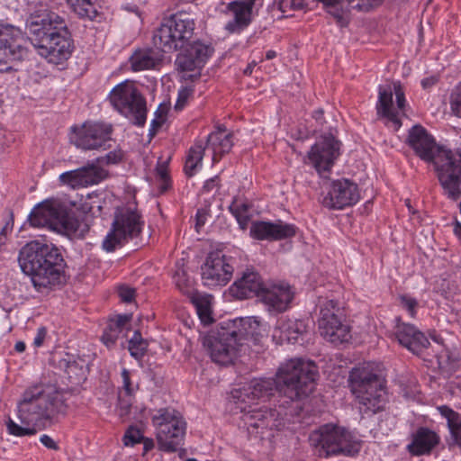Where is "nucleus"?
Listing matches in <instances>:
<instances>
[{"instance_id":"obj_1","label":"nucleus","mask_w":461,"mask_h":461,"mask_svg":"<svg viewBox=\"0 0 461 461\" xmlns=\"http://www.w3.org/2000/svg\"><path fill=\"white\" fill-rule=\"evenodd\" d=\"M317 377L312 361L293 358L279 366L275 378H254L237 392L236 397L242 402L254 401L277 392L291 401H299L313 392Z\"/></svg>"},{"instance_id":"obj_2","label":"nucleus","mask_w":461,"mask_h":461,"mask_svg":"<svg viewBox=\"0 0 461 461\" xmlns=\"http://www.w3.org/2000/svg\"><path fill=\"white\" fill-rule=\"evenodd\" d=\"M69 393L56 384H36L26 389L18 405L20 426L11 418L6 421L7 431L16 437L32 436L37 433V427H45L59 415H65Z\"/></svg>"},{"instance_id":"obj_3","label":"nucleus","mask_w":461,"mask_h":461,"mask_svg":"<svg viewBox=\"0 0 461 461\" xmlns=\"http://www.w3.org/2000/svg\"><path fill=\"white\" fill-rule=\"evenodd\" d=\"M25 30L38 53L50 63L62 64L75 50L72 33L65 18L46 5H36L28 14Z\"/></svg>"},{"instance_id":"obj_4","label":"nucleus","mask_w":461,"mask_h":461,"mask_svg":"<svg viewBox=\"0 0 461 461\" xmlns=\"http://www.w3.org/2000/svg\"><path fill=\"white\" fill-rule=\"evenodd\" d=\"M406 142L420 159L434 165L444 194L453 201L458 200L461 197V149L453 152L438 146L433 136L420 124L409 130Z\"/></svg>"},{"instance_id":"obj_5","label":"nucleus","mask_w":461,"mask_h":461,"mask_svg":"<svg viewBox=\"0 0 461 461\" xmlns=\"http://www.w3.org/2000/svg\"><path fill=\"white\" fill-rule=\"evenodd\" d=\"M18 261L38 291L66 283L67 263L60 249L52 243L37 240L26 243L20 249Z\"/></svg>"},{"instance_id":"obj_6","label":"nucleus","mask_w":461,"mask_h":461,"mask_svg":"<svg viewBox=\"0 0 461 461\" xmlns=\"http://www.w3.org/2000/svg\"><path fill=\"white\" fill-rule=\"evenodd\" d=\"M253 324L258 326V322L250 318L232 320L221 322L220 327L209 332L203 338V345L212 360L222 366L231 363L239 348L254 337Z\"/></svg>"},{"instance_id":"obj_7","label":"nucleus","mask_w":461,"mask_h":461,"mask_svg":"<svg viewBox=\"0 0 461 461\" xmlns=\"http://www.w3.org/2000/svg\"><path fill=\"white\" fill-rule=\"evenodd\" d=\"M348 381L361 413L375 414L384 409L387 402L384 381L370 363L354 367L350 371Z\"/></svg>"},{"instance_id":"obj_8","label":"nucleus","mask_w":461,"mask_h":461,"mask_svg":"<svg viewBox=\"0 0 461 461\" xmlns=\"http://www.w3.org/2000/svg\"><path fill=\"white\" fill-rule=\"evenodd\" d=\"M28 222L34 228H48L69 239L83 236L79 230L81 222L72 209L59 199H47L33 207Z\"/></svg>"},{"instance_id":"obj_9","label":"nucleus","mask_w":461,"mask_h":461,"mask_svg":"<svg viewBox=\"0 0 461 461\" xmlns=\"http://www.w3.org/2000/svg\"><path fill=\"white\" fill-rule=\"evenodd\" d=\"M195 22L189 13L177 12L163 18L154 32V45L162 52L170 53L183 50L194 34Z\"/></svg>"},{"instance_id":"obj_10","label":"nucleus","mask_w":461,"mask_h":461,"mask_svg":"<svg viewBox=\"0 0 461 461\" xmlns=\"http://www.w3.org/2000/svg\"><path fill=\"white\" fill-rule=\"evenodd\" d=\"M309 442L320 457L338 455L354 456L360 450L352 434L344 427L333 423L321 425L312 430Z\"/></svg>"},{"instance_id":"obj_11","label":"nucleus","mask_w":461,"mask_h":461,"mask_svg":"<svg viewBox=\"0 0 461 461\" xmlns=\"http://www.w3.org/2000/svg\"><path fill=\"white\" fill-rule=\"evenodd\" d=\"M151 423L156 430L158 449L175 453L182 449L186 432V421L181 412L173 407L154 411Z\"/></svg>"},{"instance_id":"obj_12","label":"nucleus","mask_w":461,"mask_h":461,"mask_svg":"<svg viewBox=\"0 0 461 461\" xmlns=\"http://www.w3.org/2000/svg\"><path fill=\"white\" fill-rule=\"evenodd\" d=\"M141 215L130 207H117L112 227L104 237L102 248L106 252H113L129 240L137 238L142 231Z\"/></svg>"},{"instance_id":"obj_13","label":"nucleus","mask_w":461,"mask_h":461,"mask_svg":"<svg viewBox=\"0 0 461 461\" xmlns=\"http://www.w3.org/2000/svg\"><path fill=\"white\" fill-rule=\"evenodd\" d=\"M320 316L318 330L321 337L335 345L347 342L350 339V328L346 323L343 310L338 301L320 297L318 301Z\"/></svg>"},{"instance_id":"obj_14","label":"nucleus","mask_w":461,"mask_h":461,"mask_svg":"<svg viewBox=\"0 0 461 461\" xmlns=\"http://www.w3.org/2000/svg\"><path fill=\"white\" fill-rule=\"evenodd\" d=\"M109 101L134 125L144 126L147 120L146 100L132 84L125 81L115 86L109 95Z\"/></svg>"},{"instance_id":"obj_15","label":"nucleus","mask_w":461,"mask_h":461,"mask_svg":"<svg viewBox=\"0 0 461 461\" xmlns=\"http://www.w3.org/2000/svg\"><path fill=\"white\" fill-rule=\"evenodd\" d=\"M242 421L249 435L260 439L274 437L276 431L285 426L284 410L267 406L248 411L243 414Z\"/></svg>"},{"instance_id":"obj_16","label":"nucleus","mask_w":461,"mask_h":461,"mask_svg":"<svg viewBox=\"0 0 461 461\" xmlns=\"http://www.w3.org/2000/svg\"><path fill=\"white\" fill-rule=\"evenodd\" d=\"M27 41L23 32L12 26L0 24V72L13 70L10 61H22L28 56Z\"/></svg>"},{"instance_id":"obj_17","label":"nucleus","mask_w":461,"mask_h":461,"mask_svg":"<svg viewBox=\"0 0 461 461\" xmlns=\"http://www.w3.org/2000/svg\"><path fill=\"white\" fill-rule=\"evenodd\" d=\"M113 126L101 122H86L81 126L71 127L70 142L84 150L106 149L112 140Z\"/></svg>"},{"instance_id":"obj_18","label":"nucleus","mask_w":461,"mask_h":461,"mask_svg":"<svg viewBox=\"0 0 461 461\" xmlns=\"http://www.w3.org/2000/svg\"><path fill=\"white\" fill-rule=\"evenodd\" d=\"M405 95L400 82H394L393 85L379 86L378 100L375 106L379 117L387 119L398 130L402 122L397 110L405 114Z\"/></svg>"},{"instance_id":"obj_19","label":"nucleus","mask_w":461,"mask_h":461,"mask_svg":"<svg viewBox=\"0 0 461 461\" xmlns=\"http://www.w3.org/2000/svg\"><path fill=\"white\" fill-rule=\"evenodd\" d=\"M184 49L176 56L175 65L178 70L183 72L196 71L185 77V79L194 81L200 77V71L212 55L214 49L211 44H206L201 41H194L193 42L190 41Z\"/></svg>"},{"instance_id":"obj_20","label":"nucleus","mask_w":461,"mask_h":461,"mask_svg":"<svg viewBox=\"0 0 461 461\" xmlns=\"http://www.w3.org/2000/svg\"><path fill=\"white\" fill-rule=\"evenodd\" d=\"M233 261L231 257H226L221 250L210 252L201 267L204 285H225L232 276Z\"/></svg>"},{"instance_id":"obj_21","label":"nucleus","mask_w":461,"mask_h":461,"mask_svg":"<svg viewBox=\"0 0 461 461\" xmlns=\"http://www.w3.org/2000/svg\"><path fill=\"white\" fill-rule=\"evenodd\" d=\"M340 142L331 134H325L312 146L308 158L319 174L329 173L339 156Z\"/></svg>"},{"instance_id":"obj_22","label":"nucleus","mask_w":461,"mask_h":461,"mask_svg":"<svg viewBox=\"0 0 461 461\" xmlns=\"http://www.w3.org/2000/svg\"><path fill=\"white\" fill-rule=\"evenodd\" d=\"M360 199L358 186L356 183L346 179L332 181L322 204L330 210H341L356 204Z\"/></svg>"},{"instance_id":"obj_23","label":"nucleus","mask_w":461,"mask_h":461,"mask_svg":"<svg viewBox=\"0 0 461 461\" xmlns=\"http://www.w3.org/2000/svg\"><path fill=\"white\" fill-rule=\"evenodd\" d=\"M295 225L282 221H255L250 226V236L258 240L276 241L293 238L296 234Z\"/></svg>"},{"instance_id":"obj_24","label":"nucleus","mask_w":461,"mask_h":461,"mask_svg":"<svg viewBox=\"0 0 461 461\" xmlns=\"http://www.w3.org/2000/svg\"><path fill=\"white\" fill-rule=\"evenodd\" d=\"M108 176V172L95 163L67 171L59 176V180L73 188L97 185Z\"/></svg>"},{"instance_id":"obj_25","label":"nucleus","mask_w":461,"mask_h":461,"mask_svg":"<svg viewBox=\"0 0 461 461\" xmlns=\"http://www.w3.org/2000/svg\"><path fill=\"white\" fill-rule=\"evenodd\" d=\"M395 336L399 343L415 355H420L429 346V341L423 332L414 325L395 318Z\"/></svg>"},{"instance_id":"obj_26","label":"nucleus","mask_w":461,"mask_h":461,"mask_svg":"<svg viewBox=\"0 0 461 461\" xmlns=\"http://www.w3.org/2000/svg\"><path fill=\"white\" fill-rule=\"evenodd\" d=\"M265 285L260 275L252 268H247L241 276L229 288L230 294L240 300L255 296L260 297Z\"/></svg>"},{"instance_id":"obj_27","label":"nucleus","mask_w":461,"mask_h":461,"mask_svg":"<svg viewBox=\"0 0 461 461\" xmlns=\"http://www.w3.org/2000/svg\"><path fill=\"white\" fill-rule=\"evenodd\" d=\"M255 3L230 1L222 13L231 17L224 29L229 33H240L252 22V11Z\"/></svg>"},{"instance_id":"obj_28","label":"nucleus","mask_w":461,"mask_h":461,"mask_svg":"<svg viewBox=\"0 0 461 461\" xmlns=\"http://www.w3.org/2000/svg\"><path fill=\"white\" fill-rule=\"evenodd\" d=\"M294 293L286 283L273 285L270 288H264L261 294L262 302L269 311L285 312L294 299Z\"/></svg>"},{"instance_id":"obj_29","label":"nucleus","mask_w":461,"mask_h":461,"mask_svg":"<svg viewBox=\"0 0 461 461\" xmlns=\"http://www.w3.org/2000/svg\"><path fill=\"white\" fill-rule=\"evenodd\" d=\"M439 436L426 427H420L411 434V440L406 449L411 456H423L431 453L439 443Z\"/></svg>"},{"instance_id":"obj_30","label":"nucleus","mask_w":461,"mask_h":461,"mask_svg":"<svg viewBox=\"0 0 461 461\" xmlns=\"http://www.w3.org/2000/svg\"><path fill=\"white\" fill-rule=\"evenodd\" d=\"M206 146L212 150V161L218 162L224 154L231 149L233 146L232 133H226L225 128L219 127L216 131L208 135Z\"/></svg>"},{"instance_id":"obj_31","label":"nucleus","mask_w":461,"mask_h":461,"mask_svg":"<svg viewBox=\"0 0 461 461\" xmlns=\"http://www.w3.org/2000/svg\"><path fill=\"white\" fill-rule=\"evenodd\" d=\"M131 319V314H122L118 315L115 319L109 321L101 338L106 347H113L120 336H127V332L129 330L127 325Z\"/></svg>"},{"instance_id":"obj_32","label":"nucleus","mask_w":461,"mask_h":461,"mask_svg":"<svg viewBox=\"0 0 461 461\" xmlns=\"http://www.w3.org/2000/svg\"><path fill=\"white\" fill-rule=\"evenodd\" d=\"M162 54L153 49L136 50L130 58L133 71L154 68L162 60Z\"/></svg>"},{"instance_id":"obj_33","label":"nucleus","mask_w":461,"mask_h":461,"mask_svg":"<svg viewBox=\"0 0 461 461\" xmlns=\"http://www.w3.org/2000/svg\"><path fill=\"white\" fill-rule=\"evenodd\" d=\"M71 11L80 19L100 22L104 14L100 12L97 0H66Z\"/></svg>"},{"instance_id":"obj_34","label":"nucleus","mask_w":461,"mask_h":461,"mask_svg":"<svg viewBox=\"0 0 461 461\" xmlns=\"http://www.w3.org/2000/svg\"><path fill=\"white\" fill-rule=\"evenodd\" d=\"M53 361L59 369L63 370L68 375L70 383L78 384L81 381L85 380L86 372L84 366L75 360L72 355L66 353L65 357L59 359H57V357H54Z\"/></svg>"},{"instance_id":"obj_35","label":"nucleus","mask_w":461,"mask_h":461,"mask_svg":"<svg viewBox=\"0 0 461 461\" xmlns=\"http://www.w3.org/2000/svg\"><path fill=\"white\" fill-rule=\"evenodd\" d=\"M306 324L303 320L281 319L276 330L280 332V339L290 343L297 342L300 336L306 331Z\"/></svg>"},{"instance_id":"obj_36","label":"nucleus","mask_w":461,"mask_h":461,"mask_svg":"<svg viewBox=\"0 0 461 461\" xmlns=\"http://www.w3.org/2000/svg\"><path fill=\"white\" fill-rule=\"evenodd\" d=\"M438 411L447 420V428L454 441L461 446V415L447 405L438 406Z\"/></svg>"},{"instance_id":"obj_37","label":"nucleus","mask_w":461,"mask_h":461,"mask_svg":"<svg viewBox=\"0 0 461 461\" xmlns=\"http://www.w3.org/2000/svg\"><path fill=\"white\" fill-rule=\"evenodd\" d=\"M204 150L205 147L202 141H197L189 149L184 167L185 173L187 176H193L196 168L202 166Z\"/></svg>"},{"instance_id":"obj_38","label":"nucleus","mask_w":461,"mask_h":461,"mask_svg":"<svg viewBox=\"0 0 461 461\" xmlns=\"http://www.w3.org/2000/svg\"><path fill=\"white\" fill-rule=\"evenodd\" d=\"M197 315L203 325L211 324L213 321L212 316L211 303L206 296H194L192 298Z\"/></svg>"},{"instance_id":"obj_39","label":"nucleus","mask_w":461,"mask_h":461,"mask_svg":"<svg viewBox=\"0 0 461 461\" xmlns=\"http://www.w3.org/2000/svg\"><path fill=\"white\" fill-rule=\"evenodd\" d=\"M230 212L237 220L240 228L246 230L250 221L249 206L245 203H238L235 199L229 206Z\"/></svg>"},{"instance_id":"obj_40","label":"nucleus","mask_w":461,"mask_h":461,"mask_svg":"<svg viewBox=\"0 0 461 461\" xmlns=\"http://www.w3.org/2000/svg\"><path fill=\"white\" fill-rule=\"evenodd\" d=\"M321 3L325 10L333 16L338 25L346 27L348 24L343 9L340 7L341 0H316Z\"/></svg>"},{"instance_id":"obj_41","label":"nucleus","mask_w":461,"mask_h":461,"mask_svg":"<svg viewBox=\"0 0 461 461\" xmlns=\"http://www.w3.org/2000/svg\"><path fill=\"white\" fill-rule=\"evenodd\" d=\"M148 342L142 338L139 330H135L133 336L128 341L130 354L135 359H141L146 354Z\"/></svg>"},{"instance_id":"obj_42","label":"nucleus","mask_w":461,"mask_h":461,"mask_svg":"<svg viewBox=\"0 0 461 461\" xmlns=\"http://www.w3.org/2000/svg\"><path fill=\"white\" fill-rule=\"evenodd\" d=\"M352 8L362 12H369L381 5L384 0H347Z\"/></svg>"},{"instance_id":"obj_43","label":"nucleus","mask_w":461,"mask_h":461,"mask_svg":"<svg viewBox=\"0 0 461 461\" xmlns=\"http://www.w3.org/2000/svg\"><path fill=\"white\" fill-rule=\"evenodd\" d=\"M398 300L400 302L401 306L404 310L407 311L409 315L411 318H415L416 312H417V308H418V305H419L418 301L415 298H413V297H411V296H410L408 294H401V295H399Z\"/></svg>"},{"instance_id":"obj_44","label":"nucleus","mask_w":461,"mask_h":461,"mask_svg":"<svg viewBox=\"0 0 461 461\" xmlns=\"http://www.w3.org/2000/svg\"><path fill=\"white\" fill-rule=\"evenodd\" d=\"M194 94V87L193 86H184L181 87L178 91L177 99L175 104V110L176 111H181L185 108L186 105L189 98Z\"/></svg>"},{"instance_id":"obj_45","label":"nucleus","mask_w":461,"mask_h":461,"mask_svg":"<svg viewBox=\"0 0 461 461\" xmlns=\"http://www.w3.org/2000/svg\"><path fill=\"white\" fill-rule=\"evenodd\" d=\"M305 5V0H278V7L282 13L303 10Z\"/></svg>"},{"instance_id":"obj_46","label":"nucleus","mask_w":461,"mask_h":461,"mask_svg":"<svg viewBox=\"0 0 461 461\" xmlns=\"http://www.w3.org/2000/svg\"><path fill=\"white\" fill-rule=\"evenodd\" d=\"M142 438L143 436L141 431L131 426L125 432L123 440L126 446H134L135 444L140 443Z\"/></svg>"},{"instance_id":"obj_47","label":"nucleus","mask_w":461,"mask_h":461,"mask_svg":"<svg viewBox=\"0 0 461 461\" xmlns=\"http://www.w3.org/2000/svg\"><path fill=\"white\" fill-rule=\"evenodd\" d=\"M123 154L122 150H113L103 157L96 158L98 164L114 165L122 161Z\"/></svg>"},{"instance_id":"obj_48","label":"nucleus","mask_w":461,"mask_h":461,"mask_svg":"<svg viewBox=\"0 0 461 461\" xmlns=\"http://www.w3.org/2000/svg\"><path fill=\"white\" fill-rule=\"evenodd\" d=\"M157 175L159 176L160 180L162 181V184L160 185V189L162 192L167 191L169 188L170 184V178L167 172V163L163 162L161 164H158L157 168Z\"/></svg>"},{"instance_id":"obj_49","label":"nucleus","mask_w":461,"mask_h":461,"mask_svg":"<svg viewBox=\"0 0 461 461\" xmlns=\"http://www.w3.org/2000/svg\"><path fill=\"white\" fill-rule=\"evenodd\" d=\"M450 104L453 113L461 118V84L451 94Z\"/></svg>"},{"instance_id":"obj_50","label":"nucleus","mask_w":461,"mask_h":461,"mask_svg":"<svg viewBox=\"0 0 461 461\" xmlns=\"http://www.w3.org/2000/svg\"><path fill=\"white\" fill-rule=\"evenodd\" d=\"M157 118L153 119L150 122V128L149 130V136L150 139L155 137L158 130L162 127L165 119L162 117L159 108L156 111Z\"/></svg>"},{"instance_id":"obj_51","label":"nucleus","mask_w":461,"mask_h":461,"mask_svg":"<svg viewBox=\"0 0 461 461\" xmlns=\"http://www.w3.org/2000/svg\"><path fill=\"white\" fill-rule=\"evenodd\" d=\"M122 388L124 389L127 395H131L134 393V388L131 384L130 372L126 368L122 371Z\"/></svg>"},{"instance_id":"obj_52","label":"nucleus","mask_w":461,"mask_h":461,"mask_svg":"<svg viewBox=\"0 0 461 461\" xmlns=\"http://www.w3.org/2000/svg\"><path fill=\"white\" fill-rule=\"evenodd\" d=\"M119 296L123 303H131L135 296V290L128 286H121L118 291Z\"/></svg>"},{"instance_id":"obj_53","label":"nucleus","mask_w":461,"mask_h":461,"mask_svg":"<svg viewBox=\"0 0 461 461\" xmlns=\"http://www.w3.org/2000/svg\"><path fill=\"white\" fill-rule=\"evenodd\" d=\"M209 215L208 211L203 208H200L197 210L195 214V230L197 232L200 231V229L203 227L205 221L207 220V216Z\"/></svg>"},{"instance_id":"obj_54","label":"nucleus","mask_w":461,"mask_h":461,"mask_svg":"<svg viewBox=\"0 0 461 461\" xmlns=\"http://www.w3.org/2000/svg\"><path fill=\"white\" fill-rule=\"evenodd\" d=\"M14 227V213L12 211H8L5 223L0 231V243H2V236L5 237L8 232L13 230Z\"/></svg>"},{"instance_id":"obj_55","label":"nucleus","mask_w":461,"mask_h":461,"mask_svg":"<svg viewBox=\"0 0 461 461\" xmlns=\"http://www.w3.org/2000/svg\"><path fill=\"white\" fill-rule=\"evenodd\" d=\"M46 335H47L46 328L45 327L39 328L37 334L33 339V345L37 348L42 346Z\"/></svg>"},{"instance_id":"obj_56","label":"nucleus","mask_w":461,"mask_h":461,"mask_svg":"<svg viewBox=\"0 0 461 461\" xmlns=\"http://www.w3.org/2000/svg\"><path fill=\"white\" fill-rule=\"evenodd\" d=\"M218 185H219V177L216 176H213L204 182L203 186V191L204 193H210Z\"/></svg>"},{"instance_id":"obj_57","label":"nucleus","mask_w":461,"mask_h":461,"mask_svg":"<svg viewBox=\"0 0 461 461\" xmlns=\"http://www.w3.org/2000/svg\"><path fill=\"white\" fill-rule=\"evenodd\" d=\"M40 441L49 449L59 450V448L58 444L49 435H42L40 438Z\"/></svg>"},{"instance_id":"obj_58","label":"nucleus","mask_w":461,"mask_h":461,"mask_svg":"<svg viewBox=\"0 0 461 461\" xmlns=\"http://www.w3.org/2000/svg\"><path fill=\"white\" fill-rule=\"evenodd\" d=\"M438 81V77L437 76H430L425 77L421 80V86L423 89L428 90L430 89L433 86H435Z\"/></svg>"},{"instance_id":"obj_59","label":"nucleus","mask_w":461,"mask_h":461,"mask_svg":"<svg viewBox=\"0 0 461 461\" xmlns=\"http://www.w3.org/2000/svg\"><path fill=\"white\" fill-rule=\"evenodd\" d=\"M312 118L320 124L324 123V111L322 109H317L312 113Z\"/></svg>"},{"instance_id":"obj_60","label":"nucleus","mask_w":461,"mask_h":461,"mask_svg":"<svg viewBox=\"0 0 461 461\" xmlns=\"http://www.w3.org/2000/svg\"><path fill=\"white\" fill-rule=\"evenodd\" d=\"M141 441L143 442L144 452H149L154 447V441L152 438L143 437Z\"/></svg>"},{"instance_id":"obj_61","label":"nucleus","mask_w":461,"mask_h":461,"mask_svg":"<svg viewBox=\"0 0 461 461\" xmlns=\"http://www.w3.org/2000/svg\"><path fill=\"white\" fill-rule=\"evenodd\" d=\"M176 284L178 286V288L182 291H184V289L188 286L187 280H182V277L178 274L176 277Z\"/></svg>"},{"instance_id":"obj_62","label":"nucleus","mask_w":461,"mask_h":461,"mask_svg":"<svg viewBox=\"0 0 461 461\" xmlns=\"http://www.w3.org/2000/svg\"><path fill=\"white\" fill-rule=\"evenodd\" d=\"M453 230L455 235L458 238V240L461 242V223L459 221H455Z\"/></svg>"},{"instance_id":"obj_63","label":"nucleus","mask_w":461,"mask_h":461,"mask_svg":"<svg viewBox=\"0 0 461 461\" xmlns=\"http://www.w3.org/2000/svg\"><path fill=\"white\" fill-rule=\"evenodd\" d=\"M26 348V346H25V343L23 342V341H17L14 345V349L19 352V353H22L25 350Z\"/></svg>"},{"instance_id":"obj_64","label":"nucleus","mask_w":461,"mask_h":461,"mask_svg":"<svg viewBox=\"0 0 461 461\" xmlns=\"http://www.w3.org/2000/svg\"><path fill=\"white\" fill-rule=\"evenodd\" d=\"M255 67V63H250L247 66V68L244 69V74L247 76H249L252 74L253 68Z\"/></svg>"}]
</instances>
